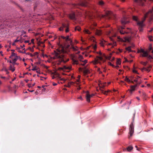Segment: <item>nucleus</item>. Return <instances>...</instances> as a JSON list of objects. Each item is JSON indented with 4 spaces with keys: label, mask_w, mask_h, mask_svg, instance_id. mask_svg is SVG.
<instances>
[{
    "label": "nucleus",
    "mask_w": 153,
    "mask_h": 153,
    "mask_svg": "<svg viewBox=\"0 0 153 153\" xmlns=\"http://www.w3.org/2000/svg\"><path fill=\"white\" fill-rule=\"evenodd\" d=\"M45 90H46V88H44L42 89V91H45Z\"/></svg>",
    "instance_id": "obj_61"
},
{
    "label": "nucleus",
    "mask_w": 153,
    "mask_h": 153,
    "mask_svg": "<svg viewBox=\"0 0 153 153\" xmlns=\"http://www.w3.org/2000/svg\"><path fill=\"white\" fill-rule=\"evenodd\" d=\"M81 30V28L79 26H77L75 27V30H77L78 31H80Z\"/></svg>",
    "instance_id": "obj_30"
},
{
    "label": "nucleus",
    "mask_w": 153,
    "mask_h": 153,
    "mask_svg": "<svg viewBox=\"0 0 153 153\" xmlns=\"http://www.w3.org/2000/svg\"><path fill=\"white\" fill-rule=\"evenodd\" d=\"M29 48L30 51H31L32 52H33L34 49L33 48Z\"/></svg>",
    "instance_id": "obj_40"
},
{
    "label": "nucleus",
    "mask_w": 153,
    "mask_h": 153,
    "mask_svg": "<svg viewBox=\"0 0 153 153\" xmlns=\"http://www.w3.org/2000/svg\"><path fill=\"white\" fill-rule=\"evenodd\" d=\"M128 21L126 20V19L125 18H124L121 20V23L123 25H126L128 23Z\"/></svg>",
    "instance_id": "obj_14"
},
{
    "label": "nucleus",
    "mask_w": 153,
    "mask_h": 153,
    "mask_svg": "<svg viewBox=\"0 0 153 153\" xmlns=\"http://www.w3.org/2000/svg\"><path fill=\"white\" fill-rule=\"evenodd\" d=\"M61 41L62 43L61 51L64 54L66 53L67 51V45L66 42L67 41V37L63 36H61Z\"/></svg>",
    "instance_id": "obj_1"
},
{
    "label": "nucleus",
    "mask_w": 153,
    "mask_h": 153,
    "mask_svg": "<svg viewBox=\"0 0 153 153\" xmlns=\"http://www.w3.org/2000/svg\"><path fill=\"white\" fill-rule=\"evenodd\" d=\"M105 84L106 83H105L104 84H101L100 85H99V87H100V89L101 90H102V88H104L105 86Z\"/></svg>",
    "instance_id": "obj_17"
},
{
    "label": "nucleus",
    "mask_w": 153,
    "mask_h": 153,
    "mask_svg": "<svg viewBox=\"0 0 153 153\" xmlns=\"http://www.w3.org/2000/svg\"><path fill=\"white\" fill-rule=\"evenodd\" d=\"M38 68L36 66H35L33 69H32V71H35L37 70L38 69Z\"/></svg>",
    "instance_id": "obj_32"
},
{
    "label": "nucleus",
    "mask_w": 153,
    "mask_h": 153,
    "mask_svg": "<svg viewBox=\"0 0 153 153\" xmlns=\"http://www.w3.org/2000/svg\"><path fill=\"white\" fill-rule=\"evenodd\" d=\"M18 52H19V53H26V52L25 51L23 52V51H19Z\"/></svg>",
    "instance_id": "obj_48"
},
{
    "label": "nucleus",
    "mask_w": 153,
    "mask_h": 153,
    "mask_svg": "<svg viewBox=\"0 0 153 153\" xmlns=\"http://www.w3.org/2000/svg\"><path fill=\"white\" fill-rule=\"evenodd\" d=\"M17 59L16 58H15L13 59V62H16V61Z\"/></svg>",
    "instance_id": "obj_52"
},
{
    "label": "nucleus",
    "mask_w": 153,
    "mask_h": 153,
    "mask_svg": "<svg viewBox=\"0 0 153 153\" xmlns=\"http://www.w3.org/2000/svg\"><path fill=\"white\" fill-rule=\"evenodd\" d=\"M145 1L146 0H134V1L135 2L141 6H143L144 3Z\"/></svg>",
    "instance_id": "obj_10"
},
{
    "label": "nucleus",
    "mask_w": 153,
    "mask_h": 153,
    "mask_svg": "<svg viewBox=\"0 0 153 153\" xmlns=\"http://www.w3.org/2000/svg\"><path fill=\"white\" fill-rule=\"evenodd\" d=\"M136 98L138 100H140V99L138 97H137Z\"/></svg>",
    "instance_id": "obj_64"
},
{
    "label": "nucleus",
    "mask_w": 153,
    "mask_h": 153,
    "mask_svg": "<svg viewBox=\"0 0 153 153\" xmlns=\"http://www.w3.org/2000/svg\"><path fill=\"white\" fill-rule=\"evenodd\" d=\"M131 46L128 47V48H126V50L127 51H128L129 52H131Z\"/></svg>",
    "instance_id": "obj_31"
},
{
    "label": "nucleus",
    "mask_w": 153,
    "mask_h": 153,
    "mask_svg": "<svg viewBox=\"0 0 153 153\" xmlns=\"http://www.w3.org/2000/svg\"><path fill=\"white\" fill-rule=\"evenodd\" d=\"M66 69H67V67H66V66H64L63 68H59L58 70H62L63 71H64Z\"/></svg>",
    "instance_id": "obj_20"
},
{
    "label": "nucleus",
    "mask_w": 153,
    "mask_h": 153,
    "mask_svg": "<svg viewBox=\"0 0 153 153\" xmlns=\"http://www.w3.org/2000/svg\"><path fill=\"white\" fill-rule=\"evenodd\" d=\"M99 59L101 60H102L103 59V58L101 56H97V58H95V59L94 61H93L92 62L95 65L97 63H98V61Z\"/></svg>",
    "instance_id": "obj_11"
},
{
    "label": "nucleus",
    "mask_w": 153,
    "mask_h": 153,
    "mask_svg": "<svg viewBox=\"0 0 153 153\" xmlns=\"http://www.w3.org/2000/svg\"><path fill=\"white\" fill-rule=\"evenodd\" d=\"M19 41H20V40H19V39H16L15 40L14 42H19Z\"/></svg>",
    "instance_id": "obj_49"
},
{
    "label": "nucleus",
    "mask_w": 153,
    "mask_h": 153,
    "mask_svg": "<svg viewBox=\"0 0 153 153\" xmlns=\"http://www.w3.org/2000/svg\"><path fill=\"white\" fill-rule=\"evenodd\" d=\"M125 41V42H129L130 41V38H127V37H125L124 38Z\"/></svg>",
    "instance_id": "obj_29"
},
{
    "label": "nucleus",
    "mask_w": 153,
    "mask_h": 153,
    "mask_svg": "<svg viewBox=\"0 0 153 153\" xmlns=\"http://www.w3.org/2000/svg\"><path fill=\"white\" fill-rule=\"evenodd\" d=\"M152 37V36H150L149 37V39L150 40V41H152V40L151 39V38Z\"/></svg>",
    "instance_id": "obj_50"
},
{
    "label": "nucleus",
    "mask_w": 153,
    "mask_h": 153,
    "mask_svg": "<svg viewBox=\"0 0 153 153\" xmlns=\"http://www.w3.org/2000/svg\"><path fill=\"white\" fill-rule=\"evenodd\" d=\"M53 54L54 55L53 57V59L60 58V61L61 62H63L64 63H65L67 61V60L65 56V55H63L62 57H61L59 55V53L55 51H54Z\"/></svg>",
    "instance_id": "obj_2"
},
{
    "label": "nucleus",
    "mask_w": 153,
    "mask_h": 153,
    "mask_svg": "<svg viewBox=\"0 0 153 153\" xmlns=\"http://www.w3.org/2000/svg\"><path fill=\"white\" fill-rule=\"evenodd\" d=\"M96 34L98 35H100L102 34L101 31L100 30H96Z\"/></svg>",
    "instance_id": "obj_18"
},
{
    "label": "nucleus",
    "mask_w": 153,
    "mask_h": 153,
    "mask_svg": "<svg viewBox=\"0 0 153 153\" xmlns=\"http://www.w3.org/2000/svg\"><path fill=\"white\" fill-rule=\"evenodd\" d=\"M99 4L100 5H102L104 4V3L103 1H100L99 2Z\"/></svg>",
    "instance_id": "obj_35"
},
{
    "label": "nucleus",
    "mask_w": 153,
    "mask_h": 153,
    "mask_svg": "<svg viewBox=\"0 0 153 153\" xmlns=\"http://www.w3.org/2000/svg\"><path fill=\"white\" fill-rule=\"evenodd\" d=\"M125 80L127 82H128V83H133V81H131V79H129L126 76L125 79Z\"/></svg>",
    "instance_id": "obj_16"
},
{
    "label": "nucleus",
    "mask_w": 153,
    "mask_h": 153,
    "mask_svg": "<svg viewBox=\"0 0 153 153\" xmlns=\"http://www.w3.org/2000/svg\"><path fill=\"white\" fill-rule=\"evenodd\" d=\"M139 28V30L140 31H142L143 30V29L142 28V27H140Z\"/></svg>",
    "instance_id": "obj_56"
},
{
    "label": "nucleus",
    "mask_w": 153,
    "mask_h": 153,
    "mask_svg": "<svg viewBox=\"0 0 153 153\" xmlns=\"http://www.w3.org/2000/svg\"><path fill=\"white\" fill-rule=\"evenodd\" d=\"M134 126L133 123H131L130 126L129 128V134L130 135L129 137V138H130V137H131L134 132Z\"/></svg>",
    "instance_id": "obj_7"
},
{
    "label": "nucleus",
    "mask_w": 153,
    "mask_h": 153,
    "mask_svg": "<svg viewBox=\"0 0 153 153\" xmlns=\"http://www.w3.org/2000/svg\"><path fill=\"white\" fill-rule=\"evenodd\" d=\"M133 72H134V73H137V71H136V70H135V69H134L133 70Z\"/></svg>",
    "instance_id": "obj_44"
},
{
    "label": "nucleus",
    "mask_w": 153,
    "mask_h": 153,
    "mask_svg": "<svg viewBox=\"0 0 153 153\" xmlns=\"http://www.w3.org/2000/svg\"><path fill=\"white\" fill-rule=\"evenodd\" d=\"M89 72V71L88 69H85L83 71V73L84 75H85Z\"/></svg>",
    "instance_id": "obj_23"
},
{
    "label": "nucleus",
    "mask_w": 153,
    "mask_h": 153,
    "mask_svg": "<svg viewBox=\"0 0 153 153\" xmlns=\"http://www.w3.org/2000/svg\"><path fill=\"white\" fill-rule=\"evenodd\" d=\"M147 57L149 60L150 59H153L152 57V56H151L150 55H149V54H148V56Z\"/></svg>",
    "instance_id": "obj_38"
},
{
    "label": "nucleus",
    "mask_w": 153,
    "mask_h": 153,
    "mask_svg": "<svg viewBox=\"0 0 153 153\" xmlns=\"http://www.w3.org/2000/svg\"><path fill=\"white\" fill-rule=\"evenodd\" d=\"M38 54V53L37 52H35L34 53V54H33L34 56H35L36 55H37Z\"/></svg>",
    "instance_id": "obj_47"
},
{
    "label": "nucleus",
    "mask_w": 153,
    "mask_h": 153,
    "mask_svg": "<svg viewBox=\"0 0 153 153\" xmlns=\"http://www.w3.org/2000/svg\"><path fill=\"white\" fill-rule=\"evenodd\" d=\"M29 40H26L25 41V42L26 43H29Z\"/></svg>",
    "instance_id": "obj_54"
},
{
    "label": "nucleus",
    "mask_w": 153,
    "mask_h": 153,
    "mask_svg": "<svg viewBox=\"0 0 153 153\" xmlns=\"http://www.w3.org/2000/svg\"><path fill=\"white\" fill-rule=\"evenodd\" d=\"M98 16L99 17H101V16L102 18H103L106 16L108 19H110L112 17V16H114V14H113L112 12L110 11H108L105 12V15H99Z\"/></svg>",
    "instance_id": "obj_5"
},
{
    "label": "nucleus",
    "mask_w": 153,
    "mask_h": 153,
    "mask_svg": "<svg viewBox=\"0 0 153 153\" xmlns=\"http://www.w3.org/2000/svg\"><path fill=\"white\" fill-rule=\"evenodd\" d=\"M12 63L13 65H14L15 64H16V62H12Z\"/></svg>",
    "instance_id": "obj_58"
},
{
    "label": "nucleus",
    "mask_w": 153,
    "mask_h": 153,
    "mask_svg": "<svg viewBox=\"0 0 153 153\" xmlns=\"http://www.w3.org/2000/svg\"><path fill=\"white\" fill-rule=\"evenodd\" d=\"M82 62H84V63L85 64L87 62V60H85L84 61H82Z\"/></svg>",
    "instance_id": "obj_46"
},
{
    "label": "nucleus",
    "mask_w": 153,
    "mask_h": 153,
    "mask_svg": "<svg viewBox=\"0 0 153 153\" xmlns=\"http://www.w3.org/2000/svg\"><path fill=\"white\" fill-rule=\"evenodd\" d=\"M94 96V94H90L88 91H87L86 93V97L87 101L88 102H90V99L91 97Z\"/></svg>",
    "instance_id": "obj_8"
},
{
    "label": "nucleus",
    "mask_w": 153,
    "mask_h": 153,
    "mask_svg": "<svg viewBox=\"0 0 153 153\" xmlns=\"http://www.w3.org/2000/svg\"><path fill=\"white\" fill-rule=\"evenodd\" d=\"M92 48H94V50H95L97 49V46L96 45H94L92 47Z\"/></svg>",
    "instance_id": "obj_42"
},
{
    "label": "nucleus",
    "mask_w": 153,
    "mask_h": 153,
    "mask_svg": "<svg viewBox=\"0 0 153 153\" xmlns=\"http://www.w3.org/2000/svg\"><path fill=\"white\" fill-rule=\"evenodd\" d=\"M140 63L144 66H146V65L148 63V62H147V61L146 62H140Z\"/></svg>",
    "instance_id": "obj_26"
},
{
    "label": "nucleus",
    "mask_w": 153,
    "mask_h": 153,
    "mask_svg": "<svg viewBox=\"0 0 153 153\" xmlns=\"http://www.w3.org/2000/svg\"><path fill=\"white\" fill-rule=\"evenodd\" d=\"M116 63L117 65H120L121 63V61L120 59H117Z\"/></svg>",
    "instance_id": "obj_28"
},
{
    "label": "nucleus",
    "mask_w": 153,
    "mask_h": 153,
    "mask_svg": "<svg viewBox=\"0 0 153 153\" xmlns=\"http://www.w3.org/2000/svg\"><path fill=\"white\" fill-rule=\"evenodd\" d=\"M73 64H79L78 61L73 60Z\"/></svg>",
    "instance_id": "obj_37"
},
{
    "label": "nucleus",
    "mask_w": 153,
    "mask_h": 153,
    "mask_svg": "<svg viewBox=\"0 0 153 153\" xmlns=\"http://www.w3.org/2000/svg\"><path fill=\"white\" fill-rule=\"evenodd\" d=\"M2 71H4L7 74H8L9 73V72H8V70L5 68H3L2 69Z\"/></svg>",
    "instance_id": "obj_25"
},
{
    "label": "nucleus",
    "mask_w": 153,
    "mask_h": 153,
    "mask_svg": "<svg viewBox=\"0 0 153 153\" xmlns=\"http://www.w3.org/2000/svg\"><path fill=\"white\" fill-rule=\"evenodd\" d=\"M79 60L81 61H82L81 60L83 59V57L82 56H81V55H79Z\"/></svg>",
    "instance_id": "obj_34"
},
{
    "label": "nucleus",
    "mask_w": 153,
    "mask_h": 153,
    "mask_svg": "<svg viewBox=\"0 0 153 153\" xmlns=\"http://www.w3.org/2000/svg\"><path fill=\"white\" fill-rule=\"evenodd\" d=\"M151 68L152 66L151 65H149V67H148L147 68L150 69H151Z\"/></svg>",
    "instance_id": "obj_53"
},
{
    "label": "nucleus",
    "mask_w": 153,
    "mask_h": 153,
    "mask_svg": "<svg viewBox=\"0 0 153 153\" xmlns=\"http://www.w3.org/2000/svg\"><path fill=\"white\" fill-rule=\"evenodd\" d=\"M133 19L137 21V16H133Z\"/></svg>",
    "instance_id": "obj_36"
},
{
    "label": "nucleus",
    "mask_w": 153,
    "mask_h": 153,
    "mask_svg": "<svg viewBox=\"0 0 153 153\" xmlns=\"http://www.w3.org/2000/svg\"><path fill=\"white\" fill-rule=\"evenodd\" d=\"M10 70L12 71V72H13L15 70V69L14 68H13V67L11 65H10Z\"/></svg>",
    "instance_id": "obj_24"
},
{
    "label": "nucleus",
    "mask_w": 153,
    "mask_h": 153,
    "mask_svg": "<svg viewBox=\"0 0 153 153\" xmlns=\"http://www.w3.org/2000/svg\"><path fill=\"white\" fill-rule=\"evenodd\" d=\"M135 88L133 86H131V89L129 90V91L131 94H132V91L134 90Z\"/></svg>",
    "instance_id": "obj_19"
},
{
    "label": "nucleus",
    "mask_w": 153,
    "mask_h": 153,
    "mask_svg": "<svg viewBox=\"0 0 153 153\" xmlns=\"http://www.w3.org/2000/svg\"><path fill=\"white\" fill-rule=\"evenodd\" d=\"M101 92L103 93L105 95H107V93L106 91H104L103 90H101Z\"/></svg>",
    "instance_id": "obj_33"
},
{
    "label": "nucleus",
    "mask_w": 153,
    "mask_h": 153,
    "mask_svg": "<svg viewBox=\"0 0 153 153\" xmlns=\"http://www.w3.org/2000/svg\"><path fill=\"white\" fill-rule=\"evenodd\" d=\"M80 4L83 6L87 7L88 6V2L86 0H85L84 1L80 3Z\"/></svg>",
    "instance_id": "obj_13"
},
{
    "label": "nucleus",
    "mask_w": 153,
    "mask_h": 153,
    "mask_svg": "<svg viewBox=\"0 0 153 153\" xmlns=\"http://www.w3.org/2000/svg\"><path fill=\"white\" fill-rule=\"evenodd\" d=\"M28 86L29 87H31V84H29L28 85Z\"/></svg>",
    "instance_id": "obj_63"
},
{
    "label": "nucleus",
    "mask_w": 153,
    "mask_h": 153,
    "mask_svg": "<svg viewBox=\"0 0 153 153\" xmlns=\"http://www.w3.org/2000/svg\"><path fill=\"white\" fill-rule=\"evenodd\" d=\"M68 41L70 42V45H68V52H70V51L69 50V49H72L74 51H77L78 48L77 47H75L73 43L72 42V41L71 40V38H69V36L68 35Z\"/></svg>",
    "instance_id": "obj_3"
},
{
    "label": "nucleus",
    "mask_w": 153,
    "mask_h": 153,
    "mask_svg": "<svg viewBox=\"0 0 153 153\" xmlns=\"http://www.w3.org/2000/svg\"><path fill=\"white\" fill-rule=\"evenodd\" d=\"M64 27L65 28V31L66 32H67V27L66 26V25L63 24L62 26L60 27L59 30L62 31L63 30V28Z\"/></svg>",
    "instance_id": "obj_15"
},
{
    "label": "nucleus",
    "mask_w": 153,
    "mask_h": 153,
    "mask_svg": "<svg viewBox=\"0 0 153 153\" xmlns=\"http://www.w3.org/2000/svg\"><path fill=\"white\" fill-rule=\"evenodd\" d=\"M11 56H16V54L15 53H12Z\"/></svg>",
    "instance_id": "obj_41"
},
{
    "label": "nucleus",
    "mask_w": 153,
    "mask_h": 153,
    "mask_svg": "<svg viewBox=\"0 0 153 153\" xmlns=\"http://www.w3.org/2000/svg\"><path fill=\"white\" fill-rule=\"evenodd\" d=\"M138 53H141V56L143 57H147L148 56L149 52L145 51L142 48L140 49V50H138L137 51Z\"/></svg>",
    "instance_id": "obj_6"
},
{
    "label": "nucleus",
    "mask_w": 153,
    "mask_h": 153,
    "mask_svg": "<svg viewBox=\"0 0 153 153\" xmlns=\"http://www.w3.org/2000/svg\"><path fill=\"white\" fill-rule=\"evenodd\" d=\"M121 30L119 29V30L120 33L122 34H124L125 33H128L129 32L128 31L124 30H123L125 29V28L123 27H121Z\"/></svg>",
    "instance_id": "obj_9"
},
{
    "label": "nucleus",
    "mask_w": 153,
    "mask_h": 153,
    "mask_svg": "<svg viewBox=\"0 0 153 153\" xmlns=\"http://www.w3.org/2000/svg\"><path fill=\"white\" fill-rule=\"evenodd\" d=\"M145 71H148V72H149L150 71V69H148V68H145Z\"/></svg>",
    "instance_id": "obj_43"
},
{
    "label": "nucleus",
    "mask_w": 153,
    "mask_h": 153,
    "mask_svg": "<svg viewBox=\"0 0 153 153\" xmlns=\"http://www.w3.org/2000/svg\"><path fill=\"white\" fill-rule=\"evenodd\" d=\"M145 68H144V67H143V68H142V69H141V71H143L144 70H145Z\"/></svg>",
    "instance_id": "obj_55"
},
{
    "label": "nucleus",
    "mask_w": 153,
    "mask_h": 153,
    "mask_svg": "<svg viewBox=\"0 0 153 153\" xmlns=\"http://www.w3.org/2000/svg\"><path fill=\"white\" fill-rule=\"evenodd\" d=\"M153 11V7L151 10H150L144 16V18L141 21H138L137 22V25L140 27H142L144 26V25L143 24V22L145 21L146 18L147 17V15L149 13H152Z\"/></svg>",
    "instance_id": "obj_4"
},
{
    "label": "nucleus",
    "mask_w": 153,
    "mask_h": 153,
    "mask_svg": "<svg viewBox=\"0 0 153 153\" xmlns=\"http://www.w3.org/2000/svg\"><path fill=\"white\" fill-rule=\"evenodd\" d=\"M84 32L85 33H86L88 34H91V32H90L89 30H88L87 29H85V30H84Z\"/></svg>",
    "instance_id": "obj_27"
},
{
    "label": "nucleus",
    "mask_w": 153,
    "mask_h": 153,
    "mask_svg": "<svg viewBox=\"0 0 153 153\" xmlns=\"http://www.w3.org/2000/svg\"><path fill=\"white\" fill-rule=\"evenodd\" d=\"M133 86H134V87L135 88L137 86V84L136 85H133Z\"/></svg>",
    "instance_id": "obj_59"
},
{
    "label": "nucleus",
    "mask_w": 153,
    "mask_h": 153,
    "mask_svg": "<svg viewBox=\"0 0 153 153\" xmlns=\"http://www.w3.org/2000/svg\"><path fill=\"white\" fill-rule=\"evenodd\" d=\"M152 49V46L151 45H150L149 47V52L150 50H151Z\"/></svg>",
    "instance_id": "obj_39"
},
{
    "label": "nucleus",
    "mask_w": 153,
    "mask_h": 153,
    "mask_svg": "<svg viewBox=\"0 0 153 153\" xmlns=\"http://www.w3.org/2000/svg\"><path fill=\"white\" fill-rule=\"evenodd\" d=\"M109 45H112V47L114 48V46H116V42L114 41L113 42V43H110L109 44Z\"/></svg>",
    "instance_id": "obj_22"
},
{
    "label": "nucleus",
    "mask_w": 153,
    "mask_h": 153,
    "mask_svg": "<svg viewBox=\"0 0 153 153\" xmlns=\"http://www.w3.org/2000/svg\"><path fill=\"white\" fill-rule=\"evenodd\" d=\"M129 78H130V79L131 81H132V80H133V77L132 76H130L129 77Z\"/></svg>",
    "instance_id": "obj_51"
},
{
    "label": "nucleus",
    "mask_w": 153,
    "mask_h": 153,
    "mask_svg": "<svg viewBox=\"0 0 153 153\" xmlns=\"http://www.w3.org/2000/svg\"><path fill=\"white\" fill-rule=\"evenodd\" d=\"M143 94L144 96H146V94L145 93H144V92H143Z\"/></svg>",
    "instance_id": "obj_62"
},
{
    "label": "nucleus",
    "mask_w": 153,
    "mask_h": 153,
    "mask_svg": "<svg viewBox=\"0 0 153 153\" xmlns=\"http://www.w3.org/2000/svg\"><path fill=\"white\" fill-rule=\"evenodd\" d=\"M30 56H31V57H33V56H34L33 55V54H32L30 53Z\"/></svg>",
    "instance_id": "obj_60"
},
{
    "label": "nucleus",
    "mask_w": 153,
    "mask_h": 153,
    "mask_svg": "<svg viewBox=\"0 0 153 153\" xmlns=\"http://www.w3.org/2000/svg\"><path fill=\"white\" fill-rule=\"evenodd\" d=\"M57 85L56 83H55L53 82V85L54 86L56 85Z\"/></svg>",
    "instance_id": "obj_57"
},
{
    "label": "nucleus",
    "mask_w": 153,
    "mask_h": 153,
    "mask_svg": "<svg viewBox=\"0 0 153 153\" xmlns=\"http://www.w3.org/2000/svg\"><path fill=\"white\" fill-rule=\"evenodd\" d=\"M133 149V147L131 146H128L126 148V149L128 151H130L132 150Z\"/></svg>",
    "instance_id": "obj_21"
},
{
    "label": "nucleus",
    "mask_w": 153,
    "mask_h": 153,
    "mask_svg": "<svg viewBox=\"0 0 153 153\" xmlns=\"http://www.w3.org/2000/svg\"><path fill=\"white\" fill-rule=\"evenodd\" d=\"M69 17L71 19L74 20H76V18L75 15V14L74 12H72L69 14Z\"/></svg>",
    "instance_id": "obj_12"
},
{
    "label": "nucleus",
    "mask_w": 153,
    "mask_h": 153,
    "mask_svg": "<svg viewBox=\"0 0 153 153\" xmlns=\"http://www.w3.org/2000/svg\"><path fill=\"white\" fill-rule=\"evenodd\" d=\"M23 40V39H22V37H21V39H19V40H20L19 42H22Z\"/></svg>",
    "instance_id": "obj_45"
}]
</instances>
